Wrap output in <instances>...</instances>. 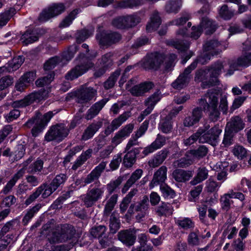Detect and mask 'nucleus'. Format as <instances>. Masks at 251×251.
I'll return each mask as SVG.
<instances>
[{
  "label": "nucleus",
  "mask_w": 251,
  "mask_h": 251,
  "mask_svg": "<svg viewBox=\"0 0 251 251\" xmlns=\"http://www.w3.org/2000/svg\"><path fill=\"white\" fill-rule=\"evenodd\" d=\"M159 129L165 133H168L171 131L172 123L171 115H169L165 118H162L159 125Z\"/></svg>",
  "instance_id": "nucleus-37"
},
{
  "label": "nucleus",
  "mask_w": 251,
  "mask_h": 251,
  "mask_svg": "<svg viewBox=\"0 0 251 251\" xmlns=\"http://www.w3.org/2000/svg\"><path fill=\"white\" fill-rule=\"evenodd\" d=\"M107 162L105 161L101 162L98 166L89 174L84 180L86 184H89L95 180L98 179L101 173L105 169Z\"/></svg>",
  "instance_id": "nucleus-21"
},
{
  "label": "nucleus",
  "mask_w": 251,
  "mask_h": 251,
  "mask_svg": "<svg viewBox=\"0 0 251 251\" xmlns=\"http://www.w3.org/2000/svg\"><path fill=\"white\" fill-rule=\"evenodd\" d=\"M125 17L127 27L135 26L141 21L140 18L137 15H127Z\"/></svg>",
  "instance_id": "nucleus-53"
},
{
  "label": "nucleus",
  "mask_w": 251,
  "mask_h": 251,
  "mask_svg": "<svg viewBox=\"0 0 251 251\" xmlns=\"http://www.w3.org/2000/svg\"><path fill=\"white\" fill-rule=\"evenodd\" d=\"M96 38L100 45L105 46L118 42L121 39V35L117 32H103L97 34Z\"/></svg>",
  "instance_id": "nucleus-16"
},
{
  "label": "nucleus",
  "mask_w": 251,
  "mask_h": 251,
  "mask_svg": "<svg viewBox=\"0 0 251 251\" xmlns=\"http://www.w3.org/2000/svg\"><path fill=\"white\" fill-rule=\"evenodd\" d=\"M136 160V155L134 152H128L124 158V164L126 167L130 168L134 164Z\"/></svg>",
  "instance_id": "nucleus-50"
},
{
  "label": "nucleus",
  "mask_w": 251,
  "mask_h": 251,
  "mask_svg": "<svg viewBox=\"0 0 251 251\" xmlns=\"http://www.w3.org/2000/svg\"><path fill=\"white\" fill-rule=\"evenodd\" d=\"M176 224L184 229H188L194 227V222L188 218H180L176 220Z\"/></svg>",
  "instance_id": "nucleus-44"
},
{
  "label": "nucleus",
  "mask_w": 251,
  "mask_h": 251,
  "mask_svg": "<svg viewBox=\"0 0 251 251\" xmlns=\"http://www.w3.org/2000/svg\"><path fill=\"white\" fill-rule=\"evenodd\" d=\"M75 230L74 226L69 225H64L61 226V231L53 233L50 241L53 243L66 242L72 240L71 243L75 242L77 238L75 236Z\"/></svg>",
  "instance_id": "nucleus-5"
},
{
  "label": "nucleus",
  "mask_w": 251,
  "mask_h": 251,
  "mask_svg": "<svg viewBox=\"0 0 251 251\" xmlns=\"http://www.w3.org/2000/svg\"><path fill=\"white\" fill-rule=\"evenodd\" d=\"M209 128L210 127L201 135L200 142L201 143L206 142L211 145H215L222 131V129L218 126H215L210 129Z\"/></svg>",
  "instance_id": "nucleus-12"
},
{
  "label": "nucleus",
  "mask_w": 251,
  "mask_h": 251,
  "mask_svg": "<svg viewBox=\"0 0 251 251\" xmlns=\"http://www.w3.org/2000/svg\"><path fill=\"white\" fill-rule=\"evenodd\" d=\"M67 179V176L65 174H60L56 176L50 184L57 190L59 187L65 183Z\"/></svg>",
  "instance_id": "nucleus-49"
},
{
  "label": "nucleus",
  "mask_w": 251,
  "mask_h": 251,
  "mask_svg": "<svg viewBox=\"0 0 251 251\" xmlns=\"http://www.w3.org/2000/svg\"><path fill=\"white\" fill-rule=\"evenodd\" d=\"M233 153L238 158H242L246 155L247 151L242 146L236 145L233 149Z\"/></svg>",
  "instance_id": "nucleus-62"
},
{
  "label": "nucleus",
  "mask_w": 251,
  "mask_h": 251,
  "mask_svg": "<svg viewBox=\"0 0 251 251\" xmlns=\"http://www.w3.org/2000/svg\"><path fill=\"white\" fill-rule=\"evenodd\" d=\"M133 128L134 125L133 124H129L125 126L123 128L118 131L125 139L130 135V133L132 132Z\"/></svg>",
  "instance_id": "nucleus-59"
},
{
  "label": "nucleus",
  "mask_w": 251,
  "mask_h": 251,
  "mask_svg": "<svg viewBox=\"0 0 251 251\" xmlns=\"http://www.w3.org/2000/svg\"><path fill=\"white\" fill-rule=\"evenodd\" d=\"M161 24V19L157 12H154L150 18V22L147 24L146 30L151 32L156 30Z\"/></svg>",
  "instance_id": "nucleus-30"
},
{
  "label": "nucleus",
  "mask_w": 251,
  "mask_h": 251,
  "mask_svg": "<svg viewBox=\"0 0 251 251\" xmlns=\"http://www.w3.org/2000/svg\"><path fill=\"white\" fill-rule=\"evenodd\" d=\"M167 156V152L165 151H159L154 157L149 161V165L152 168L159 166L165 160Z\"/></svg>",
  "instance_id": "nucleus-29"
},
{
  "label": "nucleus",
  "mask_w": 251,
  "mask_h": 251,
  "mask_svg": "<svg viewBox=\"0 0 251 251\" xmlns=\"http://www.w3.org/2000/svg\"><path fill=\"white\" fill-rule=\"evenodd\" d=\"M192 176V172L181 169H176L173 173V177L177 182H184L189 180Z\"/></svg>",
  "instance_id": "nucleus-28"
},
{
  "label": "nucleus",
  "mask_w": 251,
  "mask_h": 251,
  "mask_svg": "<svg viewBox=\"0 0 251 251\" xmlns=\"http://www.w3.org/2000/svg\"><path fill=\"white\" fill-rule=\"evenodd\" d=\"M36 74L33 72H27L24 74L15 84V89L19 92H23L35 80Z\"/></svg>",
  "instance_id": "nucleus-15"
},
{
  "label": "nucleus",
  "mask_w": 251,
  "mask_h": 251,
  "mask_svg": "<svg viewBox=\"0 0 251 251\" xmlns=\"http://www.w3.org/2000/svg\"><path fill=\"white\" fill-rule=\"evenodd\" d=\"M209 127H210V126L209 125H205L203 128H200L196 133L193 134L189 138L184 140V143L186 146L191 145V144H193L198 139L200 140L201 135Z\"/></svg>",
  "instance_id": "nucleus-35"
},
{
  "label": "nucleus",
  "mask_w": 251,
  "mask_h": 251,
  "mask_svg": "<svg viewBox=\"0 0 251 251\" xmlns=\"http://www.w3.org/2000/svg\"><path fill=\"white\" fill-rule=\"evenodd\" d=\"M118 198V194H113L108 200L105 205L103 214L104 216H108L111 213L116 205Z\"/></svg>",
  "instance_id": "nucleus-34"
},
{
  "label": "nucleus",
  "mask_w": 251,
  "mask_h": 251,
  "mask_svg": "<svg viewBox=\"0 0 251 251\" xmlns=\"http://www.w3.org/2000/svg\"><path fill=\"white\" fill-rule=\"evenodd\" d=\"M122 153H118L115 155L111 160L109 166L112 170L117 169L122 161Z\"/></svg>",
  "instance_id": "nucleus-55"
},
{
  "label": "nucleus",
  "mask_w": 251,
  "mask_h": 251,
  "mask_svg": "<svg viewBox=\"0 0 251 251\" xmlns=\"http://www.w3.org/2000/svg\"><path fill=\"white\" fill-rule=\"evenodd\" d=\"M130 116L129 112H125L121 114L117 118L115 119L111 122V125L115 129H117L123 123H124Z\"/></svg>",
  "instance_id": "nucleus-47"
},
{
  "label": "nucleus",
  "mask_w": 251,
  "mask_h": 251,
  "mask_svg": "<svg viewBox=\"0 0 251 251\" xmlns=\"http://www.w3.org/2000/svg\"><path fill=\"white\" fill-rule=\"evenodd\" d=\"M68 7L69 5H65L62 3H54L42 11L39 17V20L41 22L47 21L62 13Z\"/></svg>",
  "instance_id": "nucleus-8"
},
{
  "label": "nucleus",
  "mask_w": 251,
  "mask_h": 251,
  "mask_svg": "<svg viewBox=\"0 0 251 251\" xmlns=\"http://www.w3.org/2000/svg\"><path fill=\"white\" fill-rule=\"evenodd\" d=\"M173 208L170 203L162 202L161 205L156 208V212L161 216L163 215H170L172 214Z\"/></svg>",
  "instance_id": "nucleus-38"
},
{
  "label": "nucleus",
  "mask_w": 251,
  "mask_h": 251,
  "mask_svg": "<svg viewBox=\"0 0 251 251\" xmlns=\"http://www.w3.org/2000/svg\"><path fill=\"white\" fill-rule=\"evenodd\" d=\"M78 9H75L72 11L60 23L59 27L65 28L69 26L73 21L75 19L76 15L79 13Z\"/></svg>",
  "instance_id": "nucleus-42"
},
{
  "label": "nucleus",
  "mask_w": 251,
  "mask_h": 251,
  "mask_svg": "<svg viewBox=\"0 0 251 251\" xmlns=\"http://www.w3.org/2000/svg\"><path fill=\"white\" fill-rule=\"evenodd\" d=\"M182 5L181 0H172L166 5V10L169 13H176Z\"/></svg>",
  "instance_id": "nucleus-41"
},
{
  "label": "nucleus",
  "mask_w": 251,
  "mask_h": 251,
  "mask_svg": "<svg viewBox=\"0 0 251 251\" xmlns=\"http://www.w3.org/2000/svg\"><path fill=\"white\" fill-rule=\"evenodd\" d=\"M108 101V99H103L97 102L88 110L85 118L91 120L97 115Z\"/></svg>",
  "instance_id": "nucleus-24"
},
{
  "label": "nucleus",
  "mask_w": 251,
  "mask_h": 251,
  "mask_svg": "<svg viewBox=\"0 0 251 251\" xmlns=\"http://www.w3.org/2000/svg\"><path fill=\"white\" fill-rule=\"evenodd\" d=\"M136 82L135 79H132L126 84V89L130 91L132 95L135 96L142 95L153 86V84L151 82H144L131 88V85Z\"/></svg>",
  "instance_id": "nucleus-11"
},
{
  "label": "nucleus",
  "mask_w": 251,
  "mask_h": 251,
  "mask_svg": "<svg viewBox=\"0 0 251 251\" xmlns=\"http://www.w3.org/2000/svg\"><path fill=\"white\" fill-rule=\"evenodd\" d=\"M164 57L159 53L152 54L148 57L144 62V66L147 69H156L163 62Z\"/></svg>",
  "instance_id": "nucleus-18"
},
{
  "label": "nucleus",
  "mask_w": 251,
  "mask_h": 251,
  "mask_svg": "<svg viewBox=\"0 0 251 251\" xmlns=\"http://www.w3.org/2000/svg\"><path fill=\"white\" fill-rule=\"evenodd\" d=\"M59 61L60 59L58 57H53L50 58L44 64L45 70H50L53 69Z\"/></svg>",
  "instance_id": "nucleus-56"
},
{
  "label": "nucleus",
  "mask_w": 251,
  "mask_h": 251,
  "mask_svg": "<svg viewBox=\"0 0 251 251\" xmlns=\"http://www.w3.org/2000/svg\"><path fill=\"white\" fill-rule=\"evenodd\" d=\"M244 127V124L242 119L236 116L232 118L230 122L227 124L226 128L232 132H236Z\"/></svg>",
  "instance_id": "nucleus-27"
},
{
  "label": "nucleus",
  "mask_w": 251,
  "mask_h": 251,
  "mask_svg": "<svg viewBox=\"0 0 251 251\" xmlns=\"http://www.w3.org/2000/svg\"><path fill=\"white\" fill-rule=\"evenodd\" d=\"M166 141V138L165 136L158 134L155 140L150 145L144 149L143 151V154L147 155L160 149L165 144Z\"/></svg>",
  "instance_id": "nucleus-20"
},
{
  "label": "nucleus",
  "mask_w": 251,
  "mask_h": 251,
  "mask_svg": "<svg viewBox=\"0 0 251 251\" xmlns=\"http://www.w3.org/2000/svg\"><path fill=\"white\" fill-rule=\"evenodd\" d=\"M26 127L30 128L33 126L31 132L33 136H37L44 129L45 124L37 116L29 119L25 125Z\"/></svg>",
  "instance_id": "nucleus-19"
},
{
  "label": "nucleus",
  "mask_w": 251,
  "mask_h": 251,
  "mask_svg": "<svg viewBox=\"0 0 251 251\" xmlns=\"http://www.w3.org/2000/svg\"><path fill=\"white\" fill-rule=\"evenodd\" d=\"M187 241L189 245L192 246H197L200 245V239L198 235L195 232H191L187 239Z\"/></svg>",
  "instance_id": "nucleus-63"
},
{
  "label": "nucleus",
  "mask_w": 251,
  "mask_h": 251,
  "mask_svg": "<svg viewBox=\"0 0 251 251\" xmlns=\"http://www.w3.org/2000/svg\"><path fill=\"white\" fill-rule=\"evenodd\" d=\"M25 148L24 145L19 144L16 146L14 151L15 160L16 161L21 159L25 154Z\"/></svg>",
  "instance_id": "nucleus-54"
},
{
  "label": "nucleus",
  "mask_w": 251,
  "mask_h": 251,
  "mask_svg": "<svg viewBox=\"0 0 251 251\" xmlns=\"http://www.w3.org/2000/svg\"><path fill=\"white\" fill-rule=\"evenodd\" d=\"M149 206V198L147 196H144L137 204H131L128 210V213L130 214H133L134 209L136 211L140 212L141 213L138 214L136 217L138 220H141L148 213Z\"/></svg>",
  "instance_id": "nucleus-10"
},
{
  "label": "nucleus",
  "mask_w": 251,
  "mask_h": 251,
  "mask_svg": "<svg viewBox=\"0 0 251 251\" xmlns=\"http://www.w3.org/2000/svg\"><path fill=\"white\" fill-rule=\"evenodd\" d=\"M24 61V58L21 56L14 57L8 64V72H12L20 68Z\"/></svg>",
  "instance_id": "nucleus-39"
},
{
  "label": "nucleus",
  "mask_w": 251,
  "mask_h": 251,
  "mask_svg": "<svg viewBox=\"0 0 251 251\" xmlns=\"http://www.w3.org/2000/svg\"><path fill=\"white\" fill-rule=\"evenodd\" d=\"M208 171L205 168H200L198 170L197 176L195 177L194 180L191 181L193 185H196L201 182L207 178Z\"/></svg>",
  "instance_id": "nucleus-43"
},
{
  "label": "nucleus",
  "mask_w": 251,
  "mask_h": 251,
  "mask_svg": "<svg viewBox=\"0 0 251 251\" xmlns=\"http://www.w3.org/2000/svg\"><path fill=\"white\" fill-rule=\"evenodd\" d=\"M220 185V184H219L216 181L209 179L206 181V189L207 191L213 192L217 191Z\"/></svg>",
  "instance_id": "nucleus-64"
},
{
  "label": "nucleus",
  "mask_w": 251,
  "mask_h": 251,
  "mask_svg": "<svg viewBox=\"0 0 251 251\" xmlns=\"http://www.w3.org/2000/svg\"><path fill=\"white\" fill-rule=\"evenodd\" d=\"M122 181L121 178H118L115 180L110 181L107 185V189L109 194H111L121 184Z\"/></svg>",
  "instance_id": "nucleus-58"
},
{
  "label": "nucleus",
  "mask_w": 251,
  "mask_h": 251,
  "mask_svg": "<svg viewBox=\"0 0 251 251\" xmlns=\"http://www.w3.org/2000/svg\"><path fill=\"white\" fill-rule=\"evenodd\" d=\"M226 49V47L223 46L217 40L208 41L204 45L202 53L184 70L183 74L179 75L172 83L173 87L179 90L185 87L191 78L190 73L196 68L198 62L204 64L211 59V56L218 54Z\"/></svg>",
  "instance_id": "nucleus-2"
},
{
  "label": "nucleus",
  "mask_w": 251,
  "mask_h": 251,
  "mask_svg": "<svg viewBox=\"0 0 251 251\" xmlns=\"http://www.w3.org/2000/svg\"><path fill=\"white\" fill-rule=\"evenodd\" d=\"M121 74L120 70H116L104 82V87L106 89L112 88Z\"/></svg>",
  "instance_id": "nucleus-46"
},
{
  "label": "nucleus",
  "mask_w": 251,
  "mask_h": 251,
  "mask_svg": "<svg viewBox=\"0 0 251 251\" xmlns=\"http://www.w3.org/2000/svg\"><path fill=\"white\" fill-rule=\"evenodd\" d=\"M69 133V129L64 124H57L50 127L45 136V140L50 142L54 140L62 141Z\"/></svg>",
  "instance_id": "nucleus-7"
},
{
  "label": "nucleus",
  "mask_w": 251,
  "mask_h": 251,
  "mask_svg": "<svg viewBox=\"0 0 251 251\" xmlns=\"http://www.w3.org/2000/svg\"><path fill=\"white\" fill-rule=\"evenodd\" d=\"M39 29L27 30L21 37L22 42L27 45L37 41L39 37Z\"/></svg>",
  "instance_id": "nucleus-26"
},
{
  "label": "nucleus",
  "mask_w": 251,
  "mask_h": 251,
  "mask_svg": "<svg viewBox=\"0 0 251 251\" xmlns=\"http://www.w3.org/2000/svg\"><path fill=\"white\" fill-rule=\"evenodd\" d=\"M159 100L160 96L158 93H154L148 99L146 102V104L148 108L144 110V112H147L146 115H148L151 112L154 106Z\"/></svg>",
  "instance_id": "nucleus-40"
},
{
  "label": "nucleus",
  "mask_w": 251,
  "mask_h": 251,
  "mask_svg": "<svg viewBox=\"0 0 251 251\" xmlns=\"http://www.w3.org/2000/svg\"><path fill=\"white\" fill-rule=\"evenodd\" d=\"M207 149L204 146H201L197 149L188 151V156L192 158L193 161L196 159H200L205 156L207 153Z\"/></svg>",
  "instance_id": "nucleus-32"
},
{
  "label": "nucleus",
  "mask_w": 251,
  "mask_h": 251,
  "mask_svg": "<svg viewBox=\"0 0 251 251\" xmlns=\"http://www.w3.org/2000/svg\"><path fill=\"white\" fill-rule=\"evenodd\" d=\"M192 158L188 156V151L186 152L185 156L174 162V165L176 167H186L193 163Z\"/></svg>",
  "instance_id": "nucleus-45"
},
{
  "label": "nucleus",
  "mask_w": 251,
  "mask_h": 251,
  "mask_svg": "<svg viewBox=\"0 0 251 251\" xmlns=\"http://www.w3.org/2000/svg\"><path fill=\"white\" fill-rule=\"evenodd\" d=\"M94 32V29L93 28H91L89 29H84L79 31L77 33L76 40L79 42L83 41L93 35Z\"/></svg>",
  "instance_id": "nucleus-48"
},
{
  "label": "nucleus",
  "mask_w": 251,
  "mask_h": 251,
  "mask_svg": "<svg viewBox=\"0 0 251 251\" xmlns=\"http://www.w3.org/2000/svg\"><path fill=\"white\" fill-rule=\"evenodd\" d=\"M79 64L73 68L66 75V78L68 80H72L77 78L84 74L89 68L93 66L92 62L84 56L82 58L81 55L79 56Z\"/></svg>",
  "instance_id": "nucleus-6"
},
{
  "label": "nucleus",
  "mask_w": 251,
  "mask_h": 251,
  "mask_svg": "<svg viewBox=\"0 0 251 251\" xmlns=\"http://www.w3.org/2000/svg\"><path fill=\"white\" fill-rule=\"evenodd\" d=\"M137 192L138 190L137 189H132L123 199L120 205V210L122 212H125L126 211L132 198L137 193Z\"/></svg>",
  "instance_id": "nucleus-33"
},
{
  "label": "nucleus",
  "mask_w": 251,
  "mask_h": 251,
  "mask_svg": "<svg viewBox=\"0 0 251 251\" xmlns=\"http://www.w3.org/2000/svg\"><path fill=\"white\" fill-rule=\"evenodd\" d=\"M167 169L165 166H161L154 174L152 182L154 183L164 182L167 178Z\"/></svg>",
  "instance_id": "nucleus-36"
},
{
  "label": "nucleus",
  "mask_w": 251,
  "mask_h": 251,
  "mask_svg": "<svg viewBox=\"0 0 251 251\" xmlns=\"http://www.w3.org/2000/svg\"><path fill=\"white\" fill-rule=\"evenodd\" d=\"M56 189L50 183L49 185L43 184L39 187L36 191L31 195L25 201V204L29 205L35 201L41 194L43 198L50 196Z\"/></svg>",
  "instance_id": "nucleus-13"
},
{
  "label": "nucleus",
  "mask_w": 251,
  "mask_h": 251,
  "mask_svg": "<svg viewBox=\"0 0 251 251\" xmlns=\"http://www.w3.org/2000/svg\"><path fill=\"white\" fill-rule=\"evenodd\" d=\"M251 65V52H245L236 61L229 65L226 61H218L213 64L210 68L198 71L196 74L195 80L201 81L203 88L217 84L218 76L222 72L227 70L226 75H231L239 67H247Z\"/></svg>",
  "instance_id": "nucleus-1"
},
{
  "label": "nucleus",
  "mask_w": 251,
  "mask_h": 251,
  "mask_svg": "<svg viewBox=\"0 0 251 251\" xmlns=\"http://www.w3.org/2000/svg\"><path fill=\"white\" fill-rule=\"evenodd\" d=\"M137 230L129 229L121 231L118 233V238L124 244L128 246H131L135 242Z\"/></svg>",
  "instance_id": "nucleus-17"
},
{
  "label": "nucleus",
  "mask_w": 251,
  "mask_h": 251,
  "mask_svg": "<svg viewBox=\"0 0 251 251\" xmlns=\"http://www.w3.org/2000/svg\"><path fill=\"white\" fill-rule=\"evenodd\" d=\"M106 227L104 226H99L91 228L90 233L95 238L100 239V243L103 248H105L107 244L105 243Z\"/></svg>",
  "instance_id": "nucleus-22"
},
{
  "label": "nucleus",
  "mask_w": 251,
  "mask_h": 251,
  "mask_svg": "<svg viewBox=\"0 0 251 251\" xmlns=\"http://www.w3.org/2000/svg\"><path fill=\"white\" fill-rule=\"evenodd\" d=\"M219 16L223 19L228 20L230 19L234 15V12L228 9L226 5H223L219 11Z\"/></svg>",
  "instance_id": "nucleus-51"
},
{
  "label": "nucleus",
  "mask_w": 251,
  "mask_h": 251,
  "mask_svg": "<svg viewBox=\"0 0 251 251\" xmlns=\"http://www.w3.org/2000/svg\"><path fill=\"white\" fill-rule=\"evenodd\" d=\"M54 78L53 73H50L47 76L38 79L36 81V85L38 87H43L48 85L53 80Z\"/></svg>",
  "instance_id": "nucleus-52"
},
{
  "label": "nucleus",
  "mask_w": 251,
  "mask_h": 251,
  "mask_svg": "<svg viewBox=\"0 0 251 251\" xmlns=\"http://www.w3.org/2000/svg\"><path fill=\"white\" fill-rule=\"evenodd\" d=\"M112 25L118 28L127 27L125 17H119L114 19L112 21Z\"/></svg>",
  "instance_id": "nucleus-57"
},
{
  "label": "nucleus",
  "mask_w": 251,
  "mask_h": 251,
  "mask_svg": "<svg viewBox=\"0 0 251 251\" xmlns=\"http://www.w3.org/2000/svg\"><path fill=\"white\" fill-rule=\"evenodd\" d=\"M97 95L96 90L92 87H83L76 95L77 102L81 104H86L92 100Z\"/></svg>",
  "instance_id": "nucleus-14"
},
{
  "label": "nucleus",
  "mask_w": 251,
  "mask_h": 251,
  "mask_svg": "<svg viewBox=\"0 0 251 251\" xmlns=\"http://www.w3.org/2000/svg\"><path fill=\"white\" fill-rule=\"evenodd\" d=\"M219 93L215 91H209L199 101V104L204 110L209 112L210 118L216 121L219 118L220 112L218 109Z\"/></svg>",
  "instance_id": "nucleus-3"
},
{
  "label": "nucleus",
  "mask_w": 251,
  "mask_h": 251,
  "mask_svg": "<svg viewBox=\"0 0 251 251\" xmlns=\"http://www.w3.org/2000/svg\"><path fill=\"white\" fill-rule=\"evenodd\" d=\"M160 190L164 197H169L173 198L175 197V193L174 191L168 185H161Z\"/></svg>",
  "instance_id": "nucleus-61"
},
{
  "label": "nucleus",
  "mask_w": 251,
  "mask_h": 251,
  "mask_svg": "<svg viewBox=\"0 0 251 251\" xmlns=\"http://www.w3.org/2000/svg\"><path fill=\"white\" fill-rule=\"evenodd\" d=\"M200 26L202 29V31L205 30L207 34L212 33L216 28L215 25L207 17L202 18Z\"/></svg>",
  "instance_id": "nucleus-31"
},
{
  "label": "nucleus",
  "mask_w": 251,
  "mask_h": 251,
  "mask_svg": "<svg viewBox=\"0 0 251 251\" xmlns=\"http://www.w3.org/2000/svg\"><path fill=\"white\" fill-rule=\"evenodd\" d=\"M101 126L102 123L101 122L92 123L87 126L83 132L81 138V140L87 141L92 138Z\"/></svg>",
  "instance_id": "nucleus-23"
},
{
  "label": "nucleus",
  "mask_w": 251,
  "mask_h": 251,
  "mask_svg": "<svg viewBox=\"0 0 251 251\" xmlns=\"http://www.w3.org/2000/svg\"><path fill=\"white\" fill-rule=\"evenodd\" d=\"M104 191V187L100 185L89 189L84 198L85 205L88 207L92 206L102 198Z\"/></svg>",
  "instance_id": "nucleus-9"
},
{
  "label": "nucleus",
  "mask_w": 251,
  "mask_h": 251,
  "mask_svg": "<svg viewBox=\"0 0 251 251\" xmlns=\"http://www.w3.org/2000/svg\"><path fill=\"white\" fill-rule=\"evenodd\" d=\"M49 96L48 91L40 90L34 92L25 97L23 99L12 102L11 106L14 108H23L28 106L35 101H40L47 99Z\"/></svg>",
  "instance_id": "nucleus-4"
},
{
  "label": "nucleus",
  "mask_w": 251,
  "mask_h": 251,
  "mask_svg": "<svg viewBox=\"0 0 251 251\" xmlns=\"http://www.w3.org/2000/svg\"><path fill=\"white\" fill-rule=\"evenodd\" d=\"M77 50L76 45H73L69 47L68 50L64 53L63 58L67 61L70 60L74 56Z\"/></svg>",
  "instance_id": "nucleus-60"
},
{
  "label": "nucleus",
  "mask_w": 251,
  "mask_h": 251,
  "mask_svg": "<svg viewBox=\"0 0 251 251\" xmlns=\"http://www.w3.org/2000/svg\"><path fill=\"white\" fill-rule=\"evenodd\" d=\"M202 115V110L201 108L199 107L195 108L193 110L192 115L185 118L184 119V126L189 127L196 124L200 121Z\"/></svg>",
  "instance_id": "nucleus-25"
}]
</instances>
